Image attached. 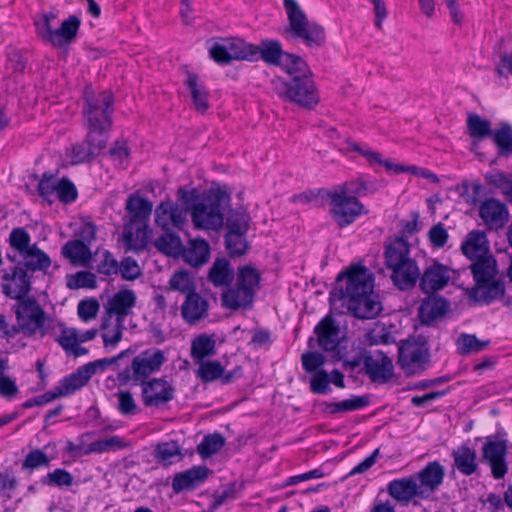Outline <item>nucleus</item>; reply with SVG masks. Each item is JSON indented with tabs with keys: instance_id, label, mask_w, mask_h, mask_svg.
I'll return each instance as SVG.
<instances>
[{
	"instance_id": "obj_1",
	"label": "nucleus",
	"mask_w": 512,
	"mask_h": 512,
	"mask_svg": "<svg viewBox=\"0 0 512 512\" xmlns=\"http://www.w3.org/2000/svg\"><path fill=\"white\" fill-rule=\"evenodd\" d=\"M374 281V274L367 267L352 265L337 275L329 294L330 303L340 302L355 318L374 319L383 310Z\"/></svg>"
},
{
	"instance_id": "obj_2",
	"label": "nucleus",
	"mask_w": 512,
	"mask_h": 512,
	"mask_svg": "<svg viewBox=\"0 0 512 512\" xmlns=\"http://www.w3.org/2000/svg\"><path fill=\"white\" fill-rule=\"evenodd\" d=\"M179 193L196 229L217 231L223 226L224 213L231 202L228 192L211 188L199 193L196 189L186 191L180 188Z\"/></svg>"
},
{
	"instance_id": "obj_3",
	"label": "nucleus",
	"mask_w": 512,
	"mask_h": 512,
	"mask_svg": "<svg viewBox=\"0 0 512 512\" xmlns=\"http://www.w3.org/2000/svg\"><path fill=\"white\" fill-rule=\"evenodd\" d=\"M411 246L406 236H398L385 245L384 263L396 288L408 291L414 288L420 276V268L411 257Z\"/></svg>"
},
{
	"instance_id": "obj_4",
	"label": "nucleus",
	"mask_w": 512,
	"mask_h": 512,
	"mask_svg": "<svg viewBox=\"0 0 512 512\" xmlns=\"http://www.w3.org/2000/svg\"><path fill=\"white\" fill-rule=\"evenodd\" d=\"M125 209L129 220L123 227V240L128 249L142 250L147 243L148 221L153 204L149 199L134 193L126 200Z\"/></svg>"
},
{
	"instance_id": "obj_5",
	"label": "nucleus",
	"mask_w": 512,
	"mask_h": 512,
	"mask_svg": "<svg viewBox=\"0 0 512 512\" xmlns=\"http://www.w3.org/2000/svg\"><path fill=\"white\" fill-rule=\"evenodd\" d=\"M114 97L108 91L98 94L89 91L84 92L83 115L86 120L87 133L109 139V131L113 123Z\"/></svg>"
},
{
	"instance_id": "obj_6",
	"label": "nucleus",
	"mask_w": 512,
	"mask_h": 512,
	"mask_svg": "<svg viewBox=\"0 0 512 512\" xmlns=\"http://www.w3.org/2000/svg\"><path fill=\"white\" fill-rule=\"evenodd\" d=\"M165 353L158 348H149L134 356L130 365L117 374L119 385L138 386L150 380L152 374L160 371L166 362Z\"/></svg>"
},
{
	"instance_id": "obj_7",
	"label": "nucleus",
	"mask_w": 512,
	"mask_h": 512,
	"mask_svg": "<svg viewBox=\"0 0 512 512\" xmlns=\"http://www.w3.org/2000/svg\"><path fill=\"white\" fill-rule=\"evenodd\" d=\"M288 18L286 32L303 41L308 47H320L325 42V31L315 22H309L297 0H283Z\"/></svg>"
},
{
	"instance_id": "obj_8",
	"label": "nucleus",
	"mask_w": 512,
	"mask_h": 512,
	"mask_svg": "<svg viewBox=\"0 0 512 512\" xmlns=\"http://www.w3.org/2000/svg\"><path fill=\"white\" fill-rule=\"evenodd\" d=\"M275 90L282 100L289 101L307 110L314 109L320 101L319 92L312 75H299L279 80L276 83Z\"/></svg>"
},
{
	"instance_id": "obj_9",
	"label": "nucleus",
	"mask_w": 512,
	"mask_h": 512,
	"mask_svg": "<svg viewBox=\"0 0 512 512\" xmlns=\"http://www.w3.org/2000/svg\"><path fill=\"white\" fill-rule=\"evenodd\" d=\"M260 280L259 271L252 265L239 267L236 286L222 294L223 306L231 310L251 307L256 290L260 286Z\"/></svg>"
},
{
	"instance_id": "obj_10",
	"label": "nucleus",
	"mask_w": 512,
	"mask_h": 512,
	"mask_svg": "<svg viewBox=\"0 0 512 512\" xmlns=\"http://www.w3.org/2000/svg\"><path fill=\"white\" fill-rule=\"evenodd\" d=\"M16 301L12 310L15 313L17 323L21 325L22 333L29 337L35 335L37 331H41V334L45 335L46 314L38 301L34 297H26Z\"/></svg>"
},
{
	"instance_id": "obj_11",
	"label": "nucleus",
	"mask_w": 512,
	"mask_h": 512,
	"mask_svg": "<svg viewBox=\"0 0 512 512\" xmlns=\"http://www.w3.org/2000/svg\"><path fill=\"white\" fill-rule=\"evenodd\" d=\"M328 198L330 214L340 228H345L354 223L359 216L368 214V210L357 197H347L331 191Z\"/></svg>"
},
{
	"instance_id": "obj_12",
	"label": "nucleus",
	"mask_w": 512,
	"mask_h": 512,
	"mask_svg": "<svg viewBox=\"0 0 512 512\" xmlns=\"http://www.w3.org/2000/svg\"><path fill=\"white\" fill-rule=\"evenodd\" d=\"M429 359V349L424 342L406 340L398 348V363L408 374L424 371Z\"/></svg>"
},
{
	"instance_id": "obj_13",
	"label": "nucleus",
	"mask_w": 512,
	"mask_h": 512,
	"mask_svg": "<svg viewBox=\"0 0 512 512\" xmlns=\"http://www.w3.org/2000/svg\"><path fill=\"white\" fill-rule=\"evenodd\" d=\"M141 398L146 407H160L175 398V387L164 378H151L139 384Z\"/></svg>"
},
{
	"instance_id": "obj_14",
	"label": "nucleus",
	"mask_w": 512,
	"mask_h": 512,
	"mask_svg": "<svg viewBox=\"0 0 512 512\" xmlns=\"http://www.w3.org/2000/svg\"><path fill=\"white\" fill-rule=\"evenodd\" d=\"M32 277V273H29L23 266L17 263L10 273H5L2 276L3 283L1 288L3 294L14 300L28 297L31 291Z\"/></svg>"
},
{
	"instance_id": "obj_15",
	"label": "nucleus",
	"mask_w": 512,
	"mask_h": 512,
	"mask_svg": "<svg viewBox=\"0 0 512 512\" xmlns=\"http://www.w3.org/2000/svg\"><path fill=\"white\" fill-rule=\"evenodd\" d=\"M450 272L451 269L448 266L437 260H432L423 272H420L419 289L426 295L443 290L451 280Z\"/></svg>"
},
{
	"instance_id": "obj_16",
	"label": "nucleus",
	"mask_w": 512,
	"mask_h": 512,
	"mask_svg": "<svg viewBox=\"0 0 512 512\" xmlns=\"http://www.w3.org/2000/svg\"><path fill=\"white\" fill-rule=\"evenodd\" d=\"M508 454V442L502 440H488L482 446V460L491 468L492 476L503 479L508 471L506 456Z\"/></svg>"
},
{
	"instance_id": "obj_17",
	"label": "nucleus",
	"mask_w": 512,
	"mask_h": 512,
	"mask_svg": "<svg viewBox=\"0 0 512 512\" xmlns=\"http://www.w3.org/2000/svg\"><path fill=\"white\" fill-rule=\"evenodd\" d=\"M413 475L422 494V500H427L443 484L445 469L439 461H431Z\"/></svg>"
},
{
	"instance_id": "obj_18",
	"label": "nucleus",
	"mask_w": 512,
	"mask_h": 512,
	"mask_svg": "<svg viewBox=\"0 0 512 512\" xmlns=\"http://www.w3.org/2000/svg\"><path fill=\"white\" fill-rule=\"evenodd\" d=\"M363 365L365 374L373 383L385 384L394 375L392 360L381 350H377L375 355L364 356Z\"/></svg>"
},
{
	"instance_id": "obj_19",
	"label": "nucleus",
	"mask_w": 512,
	"mask_h": 512,
	"mask_svg": "<svg viewBox=\"0 0 512 512\" xmlns=\"http://www.w3.org/2000/svg\"><path fill=\"white\" fill-rule=\"evenodd\" d=\"M317 336L318 346L326 351H335L341 341V331L339 324L330 314L323 317L314 328Z\"/></svg>"
},
{
	"instance_id": "obj_20",
	"label": "nucleus",
	"mask_w": 512,
	"mask_h": 512,
	"mask_svg": "<svg viewBox=\"0 0 512 512\" xmlns=\"http://www.w3.org/2000/svg\"><path fill=\"white\" fill-rule=\"evenodd\" d=\"M210 473L211 470L205 465L193 466L176 473L172 480V490L175 494L195 490L208 479Z\"/></svg>"
},
{
	"instance_id": "obj_21",
	"label": "nucleus",
	"mask_w": 512,
	"mask_h": 512,
	"mask_svg": "<svg viewBox=\"0 0 512 512\" xmlns=\"http://www.w3.org/2000/svg\"><path fill=\"white\" fill-rule=\"evenodd\" d=\"M187 216V208H183L173 202L160 203L155 210V222L163 230L171 227L182 229Z\"/></svg>"
},
{
	"instance_id": "obj_22",
	"label": "nucleus",
	"mask_w": 512,
	"mask_h": 512,
	"mask_svg": "<svg viewBox=\"0 0 512 512\" xmlns=\"http://www.w3.org/2000/svg\"><path fill=\"white\" fill-rule=\"evenodd\" d=\"M387 492L403 506L408 505L414 498L422 499V494L413 474L390 481L387 485Z\"/></svg>"
},
{
	"instance_id": "obj_23",
	"label": "nucleus",
	"mask_w": 512,
	"mask_h": 512,
	"mask_svg": "<svg viewBox=\"0 0 512 512\" xmlns=\"http://www.w3.org/2000/svg\"><path fill=\"white\" fill-rule=\"evenodd\" d=\"M108 140L87 133L85 141L77 143L72 147V164L91 162L106 147Z\"/></svg>"
},
{
	"instance_id": "obj_24",
	"label": "nucleus",
	"mask_w": 512,
	"mask_h": 512,
	"mask_svg": "<svg viewBox=\"0 0 512 512\" xmlns=\"http://www.w3.org/2000/svg\"><path fill=\"white\" fill-rule=\"evenodd\" d=\"M450 308L449 301L439 295H427L418 308V316L423 325L429 326L438 318L443 317Z\"/></svg>"
},
{
	"instance_id": "obj_25",
	"label": "nucleus",
	"mask_w": 512,
	"mask_h": 512,
	"mask_svg": "<svg viewBox=\"0 0 512 512\" xmlns=\"http://www.w3.org/2000/svg\"><path fill=\"white\" fill-rule=\"evenodd\" d=\"M479 215L490 229H498L504 227L508 221L509 212L504 203L490 198L480 205Z\"/></svg>"
},
{
	"instance_id": "obj_26",
	"label": "nucleus",
	"mask_w": 512,
	"mask_h": 512,
	"mask_svg": "<svg viewBox=\"0 0 512 512\" xmlns=\"http://www.w3.org/2000/svg\"><path fill=\"white\" fill-rule=\"evenodd\" d=\"M208 309V301L195 290L186 295L181 306V315L188 324L194 325L207 317Z\"/></svg>"
},
{
	"instance_id": "obj_27",
	"label": "nucleus",
	"mask_w": 512,
	"mask_h": 512,
	"mask_svg": "<svg viewBox=\"0 0 512 512\" xmlns=\"http://www.w3.org/2000/svg\"><path fill=\"white\" fill-rule=\"evenodd\" d=\"M137 297L131 289H121L115 293L108 301V313L116 316L117 322H124L125 318L135 307Z\"/></svg>"
},
{
	"instance_id": "obj_28",
	"label": "nucleus",
	"mask_w": 512,
	"mask_h": 512,
	"mask_svg": "<svg viewBox=\"0 0 512 512\" xmlns=\"http://www.w3.org/2000/svg\"><path fill=\"white\" fill-rule=\"evenodd\" d=\"M453 458V470H457L464 476H471L479 471L477 452L468 445H461L451 452Z\"/></svg>"
},
{
	"instance_id": "obj_29",
	"label": "nucleus",
	"mask_w": 512,
	"mask_h": 512,
	"mask_svg": "<svg viewBox=\"0 0 512 512\" xmlns=\"http://www.w3.org/2000/svg\"><path fill=\"white\" fill-rule=\"evenodd\" d=\"M62 255L69 259L70 263L74 266L89 267L91 261H96L99 255V250L92 255L89 246L83 243L82 240H70L62 247Z\"/></svg>"
},
{
	"instance_id": "obj_30",
	"label": "nucleus",
	"mask_w": 512,
	"mask_h": 512,
	"mask_svg": "<svg viewBox=\"0 0 512 512\" xmlns=\"http://www.w3.org/2000/svg\"><path fill=\"white\" fill-rule=\"evenodd\" d=\"M463 254L470 260H477L481 257H488L489 243L485 232L473 230L468 233L465 241L461 245Z\"/></svg>"
},
{
	"instance_id": "obj_31",
	"label": "nucleus",
	"mask_w": 512,
	"mask_h": 512,
	"mask_svg": "<svg viewBox=\"0 0 512 512\" xmlns=\"http://www.w3.org/2000/svg\"><path fill=\"white\" fill-rule=\"evenodd\" d=\"M92 375L85 365L80 366L75 372L65 376L59 385L54 387L59 398L74 394L76 391L84 387Z\"/></svg>"
},
{
	"instance_id": "obj_32",
	"label": "nucleus",
	"mask_w": 512,
	"mask_h": 512,
	"mask_svg": "<svg viewBox=\"0 0 512 512\" xmlns=\"http://www.w3.org/2000/svg\"><path fill=\"white\" fill-rule=\"evenodd\" d=\"M505 294V283L501 279L489 280L483 286H476L471 291V298H474L477 302L486 305L491 304L495 300L501 299Z\"/></svg>"
},
{
	"instance_id": "obj_33",
	"label": "nucleus",
	"mask_w": 512,
	"mask_h": 512,
	"mask_svg": "<svg viewBox=\"0 0 512 512\" xmlns=\"http://www.w3.org/2000/svg\"><path fill=\"white\" fill-rule=\"evenodd\" d=\"M186 263L193 267H200L206 264L210 256L208 242L202 238L190 240L189 246L183 248L181 255Z\"/></svg>"
},
{
	"instance_id": "obj_34",
	"label": "nucleus",
	"mask_w": 512,
	"mask_h": 512,
	"mask_svg": "<svg viewBox=\"0 0 512 512\" xmlns=\"http://www.w3.org/2000/svg\"><path fill=\"white\" fill-rule=\"evenodd\" d=\"M81 20L77 15H70L59 28L55 29L53 47L62 48L71 44L77 37Z\"/></svg>"
},
{
	"instance_id": "obj_35",
	"label": "nucleus",
	"mask_w": 512,
	"mask_h": 512,
	"mask_svg": "<svg viewBox=\"0 0 512 512\" xmlns=\"http://www.w3.org/2000/svg\"><path fill=\"white\" fill-rule=\"evenodd\" d=\"M285 53L278 40H262L260 45H256L255 61L261 59L268 65L278 66L282 63Z\"/></svg>"
},
{
	"instance_id": "obj_36",
	"label": "nucleus",
	"mask_w": 512,
	"mask_h": 512,
	"mask_svg": "<svg viewBox=\"0 0 512 512\" xmlns=\"http://www.w3.org/2000/svg\"><path fill=\"white\" fill-rule=\"evenodd\" d=\"M209 281L215 287L229 286L234 279V271L226 258H217L209 269Z\"/></svg>"
},
{
	"instance_id": "obj_37",
	"label": "nucleus",
	"mask_w": 512,
	"mask_h": 512,
	"mask_svg": "<svg viewBox=\"0 0 512 512\" xmlns=\"http://www.w3.org/2000/svg\"><path fill=\"white\" fill-rule=\"evenodd\" d=\"M23 260L18 262L28 272L46 271L51 265V259L37 244H33L27 252L21 255Z\"/></svg>"
},
{
	"instance_id": "obj_38",
	"label": "nucleus",
	"mask_w": 512,
	"mask_h": 512,
	"mask_svg": "<svg viewBox=\"0 0 512 512\" xmlns=\"http://www.w3.org/2000/svg\"><path fill=\"white\" fill-rule=\"evenodd\" d=\"M476 286H483L495 278L496 261L493 256L481 257L470 266Z\"/></svg>"
},
{
	"instance_id": "obj_39",
	"label": "nucleus",
	"mask_w": 512,
	"mask_h": 512,
	"mask_svg": "<svg viewBox=\"0 0 512 512\" xmlns=\"http://www.w3.org/2000/svg\"><path fill=\"white\" fill-rule=\"evenodd\" d=\"M185 85L191 93L195 109L200 113L206 112L209 108L208 92L204 85L199 83L198 76L188 72Z\"/></svg>"
},
{
	"instance_id": "obj_40",
	"label": "nucleus",
	"mask_w": 512,
	"mask_h": 512,
	"mask_svg": "<svg viewBox=\"0 0 512 512\" xmlns=\"http://www.w3.org/2000/svg\"><path fill=\"white\" fill-rule=\"evenodd\" d=\"M491 138L499 157L509 158L512 155V125L510 123L501 122Z\"/></svg>"
},
{
	"instance_id": "obj_41",
	"label": "nucleus",
	"mask_w": 512,
	"mask_h": 512,
	"mask_svg": "<svg viewBox=\"0 0 512 512\" xmlns=\"http://www.w3.org/2000/svg\"><path fill=\"white\" fill-rule=\"evenodd\" d=\"M228 45L229 55L232 60H246L255 62L256 45L247 43L240 38H225Z\"/></svg>"
},
{
	"instance_id": "obj_42",
	"label": "nucleus",
	"mask_w": 512,
	"mask_h": 512,
	"mask_svg": "<svg viewBox=\"0 0 512 512\" xmlns=\"http://www.w3.org/2000/svg\"><path fill=\"white\" fill-rule=\"evenodd\" d=\"M467 130L470 137L476 141H482L491 138L494 130L491 121L484 119L476 113H471L467 117Z\"/></svg>"
},
{
	"instance_id": "obj_43",
	"label": "nucleus",
	"mask_w": 512,
	"mask_h": 512,
	"mask_svg": "<svg viewBox=\"0 0 512 512\" xmlns=\"http://www.w3.org/2000/svg\"><path fill=\"white\" fill-rule=\"evenodd\" d=\"M163 231V234L155 241L156 248L167 256H181L184 248L181 238L171 230Z\"/></svg>"
},
{
	"instance_id": "obj_44",
	"label": "nucleus",
	"mask_w": 512,
	"mask_h": 512,
	"mask_svg": "<svg viewBox=\"0 0 512 512\" xmlns=\"http://www.w3.org/2000/svg\"><path fill=\"white\" fill-rule=\"evenodd\" d=\"M369 404L367 396H353L350 399H345L339 402H324V412L330 415L355 411L366 407Z\"/></svg>"
},
{
	"instance_id": "obj_45",
	"label": "nucleus",
	"mask_w": 512,
	"mask_h": 512,
	"mask_svg": "<svg viewBox=\"0 0 512 512\" xmlns=\"http://www.w3.org/2000/svg\"><path fill=\"white\" fill-rule=\"evenodd\" d=\"M337 193L347 197L366 196L374 192V188L371 183L367 182L362 177L351 179L344 183H341L333 190Z\"/></svg>"
},
{
	"instance_id": "obj_46",
	"label": "nucleus",
	"mask_w": 512,
	"mask_h": 512,
	"mask_svg": "<svg viewBox=\"0 0 512 512\" xmlns=\"http://www.w3.org/2000/svg\"><path fill=\"white\" fill-rule=\"evenodd\" d=\"M247 232L227 230L225 234V247L230 257L243 256L249 250L246 239Z\"/></svg>"
},
{
	"instance_id": "obj_47",
	"label": "nucleus",
	"mask_w": 512,
	"mask_h": 512,
	"mask_svg": "<svg viewBox=\"0 0 512 512\" xmlns=\"http://www.w3.org/2000/svg\"><path fill=\"white\" fill-rule=\"evenodd\" d=\"M215 354L216 342L211 336L201 334L193 339L191 344V357L194 360L202 361Z\"/></svg>"
},
{
	"instance_id": "obj_48",
	"label": "nucleus",
	"mask_w": 512,
	"mask_h": 512,
	"mask_svg": "<svg viewBox=\"0 0 512 512\" xmlns=\"http://www.w3.org/2000/svg\"><path fill=\"white\" fill-rule=\"evenodd\" d=\"M155 459L164 464L171 465L183 457L181 448L176 441L159 443L154 450Z\"/></svg>"
},
{
	"instance_id": "obj_49",
	"label": "nucleus",
	"mask_w": 512,
	"mask_h": 512,
	"mask_svg": "<svg viewBox=\"0 0 512 512\" xmlns=\"http://www.w3.org/2000/svg\"><path fill=\"white\" fill-rule=\"evenodd\" d=\"M57 18L54 11L43 13L34 20L36 35L44 42L53 46L55 29L52 28V21Z\"/></svg>"
},
{
	"instance_id": "obj_50",
	"label": "nucleus",
	"mask_w": 512,
	"mask_h": 512,
	"mask_svg": "<svg viewBox=\"0 0 512 512\" xmlns=\"http://www.w3.org/2000/svg\"><path fill=\"white\" fill-rule=\"evenodd\" d=\"M490 340H480L474 334L462 333L457 339V351L460 355L475 354L484 351Z\"/></svg>"
},
{
	"instance_id": "obj_51",
	"label": "nucleus",
	"mask_w": 512,
	"mask_h": 512,
	"mask_svg": "<svg viewBox=\"0 0 512 512\" xmlns=\"http://www.w3.org/2000/svg\"><path fill=\"white\" fill-rule=\"evenodd\" d=\"M280 66L289 75V78L299 75H312L308 64L300 56L293 53L286 52Z\"/></svg>"
},
{
	"instance_id": "obj_52",
	"label": "nucleus",
	"mask_w": 512,
	"mask_h": 512,
	"mask_svg": "<svg viewBox=\"0 0 512 512\" xmlns=\"http://www.w3.org/2000/svg\"><path fill=\"white\" fill-rule=\"evenodd\" d=\"M225 438L218 432L207 434L197 446L198 454L203 458H209L219 452L225 446Z\"/></svg>"
},
{
	"instance_id": "obj_53",
	"label": "nucleus",
	"mask_w": 512,
	"mask_h": 512,
	"mask_svg": "<svg viewBox=\"0 0 512 512\" xmlns=\"http://www.w3.org/2000/svg\"><path fill=\"white\" fill-rule=\"evenodd\" d=\"M90 266L99 274H103L105 276L115 275L119 271L118 261L108 250H99V255L96 257V261H91Z\"/></svg>"
},
{
	"instance_id": "obj_54",
	"label": "nucleus",
	"mask_w": 512,
	"mask_h": 512,
	"mask_svg": "<svg viewBox=\"0 0 512 512\" xmlns=\"http://www.w3.org/2000/svg\"><path fill=\"white\" fill-rule=\"evenodd\" d=\"M125 447V443L123 439L119 436H111L109 438L100 439L97 441H94L86 446V448L83 450L84 455H89L91 453H104L107 451H115L120 450Z\"/></svg>"
},
{
	"instance_id": "obj_55",
	"label": "nucleus",
	"mask_w": 512,
	"mask_h": 512,
	"mask_svg": "<svg viewBox=\"0 0 512 512\" xmlns=\"http://www.w3.org/2000/svg\"><path fill=\"white\" fill-rule=\"evenodd\" d=\"M40 481L45 486L68 488L73 485L74 477L69 471L63 468H56L43 476Z\"/></svg>"
},
{
	"instance_id": "obj_56",
	"label": "nucleus",
	"mask_w": 512,
	"mask_h": 512,
	"mask_svg": "<svg viewBox=\"0 0 512 512\" xmlns=\"http://www.w3.org/2000/svg\"><path fill=\"white\" fill-rule=\"evenodd\" d=\"M169 287L173 291H179L185 296L196 290L193 277L187 271H176L169 280Z\"/></svg>"
},
{
	"instance_id": "obj_57",
	"label": "nucleus",
	"mask_w": 512,
	"mask_h": 512,
	"mask_svg": "<svg viewBox=\"0 0 512 512\" xmlns=\"http://www.w3.org/2000/svg\"><path fill=\"white\" fill-rule=\"evenodd\" d=\"M51 458L40 448L32 449L22 462V469L33 472L39 468H48Z\"/></svg>"
},
{
	"instance_id": "obj_58",
	"label": "nucleus",
	"mask_w": 512,
	"mask_h": 512,
	"mask_svg": "<svg viewBox=\"0 0 512 512\" xmlns=\"http://www.w3.org/2000/svg\"><path fill=\"white\" fill-rule=\"evenodd\" d=\"M224 372V367L219 361H201L197 370V377L203 382H214L218 380Z\"/></svg>"
},
{
	"instance_id": "obj_59",
	"label": "nucleus",
	"mask_w": 512,
	"mask_h": 512,
	"mask_svg": "<svg viewBox=\"0 0 512 512\" xmlns=\"http://www.w3.org/2000/svg\"><path fill=\"white\" fill-rule=\"evenodd\" d=\"M250 216L243 209H231L227 215V230L248 232Z\"/></svg>"
},
{
	"instance_id": "obj_60",
	"label": "nucleus",
	"mask_w": 512,
	"mask_h": 512,
	"mask_svg": "<svg viewBox=\"0 0 512 512\" xmlns=\"http://www.w3.org/2000/svg\"><path fill=\"white\" fill-rule=\"evenodd\" d=\"M31 237L30 234L23 228H14L9 235V244L20 255L30 250Z\"/></svg>"
},
{
	"instance_id": "obj_61",
	"label": "nucleus",
	"mask_w": 512,
	"mask_h": 512,
	"mask_svg": "<svg viewBox=\"0 0 512 512\" xmlns=\"http://www.w3.org/2000/svg\"><path fill=\"white\" fill-rule=\"evenodd\" d=\"M58 179L48 172H45L37 186L38 194L48 202H52V197L57 194Z\"/></svg>"
},
{
	"instance_id": "obj_62",
	"label": "nucleus",
	"mask_w": 512,
	"mask_h": 512,
	"mask_svg": "<svg viewBox=\"0 0 512 512\" xmlns=\"http://www.w3.org/2000/svg\"><path fill=\"white\" fill-rule=\"evenodd\" d=\"M56 197L60 202L69 204L74 202L78 197L77 188L74 183L66 177H63L57 182Z\"/></svg>"
},
{
	"instance_id": "obj_63",
	"label": "nucleus",
	"mask_w": 512,
	"mask_h": 512,
	"mask_svg": "<svg viewBox=\"0 0 512 512\" xmlns=\"http://www.w3.org/2000/svg\"><path fill=\"white\" fill-rule=\"evenodd\" d=\"M370 344L389 345L395 342V339L385 324L376 323L374 327L367 333Z\"/></svg>"
},
{
	"instance_id": "obj_64",
	"label": "nucleus",
	"mask_w": 512,
	"mask_h": 512,
	"mask_svg": "<svg viewBox=\"0 0 512 512\" xmlns=\"http://www.w3.org/2000/svg\"><path fill=\"white\" fill-rule=\"evenodd\" d=\"M67 286L70 289L96 288V276L90 271H78L68 280Z\"/></svg>"
}]
</instances>
